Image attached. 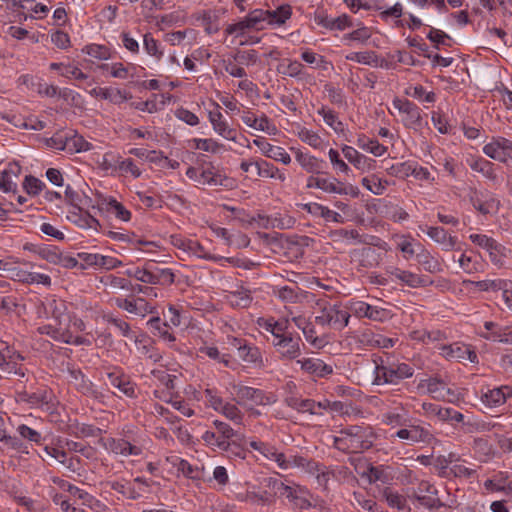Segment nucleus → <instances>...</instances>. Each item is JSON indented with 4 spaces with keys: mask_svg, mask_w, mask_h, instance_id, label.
Here are the masks:
<instances>
[{
    "mask_svg": "<svg viewBox=\"0 0 512 512\" xmlns=\"http://www.w3.org/2000/svg\"><path fill=\"white\" fill-rule=\"evenodd\" d=\"M86 329L84 321L76 316L54 319L53 323H43L37 327V332L46 335L54 341L75 345L90 346L92 341L84 336L77 335Z\"/></svg>",
    "mask_w": 512,
    "mask_h": 512,
    "instance_id": "nucleus-1",
    "label": "nucleus"
},
{
    "mask_svg": "<svg viewBox=\"0 0 512 512\" xmlns=\"http://www.w3.org/2000/svg\"><path fill=\"white\" fill-rule=\"evenodd\" d=\"M377 435L369 425H351L333 436V446L345 453H361L370 449Z\"/></svg>",
    "mask_w": 512,
    "mask_h": 512,
    "instance_id": "nucleus-2",
    "label": "nucleus"
},
{
    "mask_svg": "<svg viewBox=\"0 0 512 512\" xmlns=\"http://www.w3.org/2000/svg\"><path fill=\"white\" fill-rule=\"evenodd\" d=\"M266 485L274 491L275 495L287 499L294 508L307 510L312 507L311 494L305 486L293 481L282 482L273 477L266 480Z\"/></svg>",
    "mask_w": 512,
    "mask_h": 512,
    "instance_id": "nucleus-3",
    "label": "nucleus"
},
{
    "mask_svg": "<svg viewBox=\"0 0 512 512\" xmlns=\"http://www.w3.org/2000/svg\"><path fill=\"white\" fill-rule=\"evenodd\" d=\"M232 394L240 406H272L278 401L276 393L237 383L232 385Z\"/></svg>",
    "mask_w": 512,
    "mask_h": 512,
    "instance_id": "nucleus-4",
    "label": "nucleus"
},
{
    "mask_svg": "<svg viewBox=\"0 0 512 512\" xmlns=\"http://www.w3.org/2000/svg\"><path fill=\"white\" fill-rule=\"evenodd\" d=\"M236 431L224 421L215 419L209 428L201 435L202 441L212 449L228 451L230 441L235 437Z\"/></svg>",
    "mask_w": 512,
    "mask_h": 512,
    "instance_id": "nucleus-5",
    "label": "nucleus"
},
{
    "mask_svg": "<svg viewBox=\"0 0 512 512\" xmlns=\"http://www.w3.org/2000/svg\"><path fill=\"white\" fill-rule=\"evenodd\" d=\"M350 319V313L341 305L326 303L315 316V323L320 326H329L335 330L345 328Z\"/></svg>",
    "mask_w": 512,
    "mask_h": 512,
    "instance_id": "nucleus-6",
    "label": "nucleus"
},
{
    "mask_svg": "<svg viewBox=\"0 0 512 512\" xmlns=\"http://www.w3.org/2000/svg\"><path fill=\"white\" fill-rule=\"evenodd\" d=\"M103 448L115 457L140 456L143 453L144 443L140 440L126 438L106 437L102 439Z\"/></svg>",
    "mask_w": 512,
    "mask_h": 512,
    "instance_id": "nucleus-7",
    "label": "nucleus"
},
{
    "mask_svg": "<svg viewBox=\"0 0 512 512\" xmlns=\"http://www.w3.org/2000/svg\"><path fill=\"white\" fill-rule=\"evenodd\" d=\"M136 272L135 279L145 284L170 286L175 281V274L170 268H160L153 263H147Z\"/></svg>",
    "mask_w": 512,
    "mask_h": 512,
    "instance_id": "nucleus-8",
    "label": "nucleus"
},
{
    "mask_svg": "<svg viewBox=\"0 0 512 512\" xmlns=\"http://www.w3.org/2000/svg\"><path fill=\"white\" fill-rule=\"evenodd\" d=\"M288 464L290 468H300L305 473L315 476L317 483L320 486L326 487L331 476V472L328 468L321 463L308 459L299 455H292L288 457Z\"/></svg>",
    "mask_w": 512,
    "mask_h": 512,
    "instance_id": "nucleus-9",
    "label": "nucleus"
},
{
    "mask_svg": "<svg viewBox=\"0 0 512 512\" xmlns=\"http://www.w3.org/2000/svg\"><path fill=\"white\" fill-rule=\"evenodd\" d=\"M439 355L447 361L463 362L477 364L478 355L469 344L463 342H453L451 344H441L438 346Z\"/></svg>",
    "mask_w": 512,
    "mask_h": 512,
    "instance_id": "nucleus-10",
    "label": "nucleus"
},
{
    "mask_svg": "<svg viewBox=\"0 0 512 512\" xmlns=\"http://www.w3.org/2000/svg\"><path fill=\"white\" fill-rule=\"evenodd\" d=\"M102 165L105 169H111L120 176L138 179L142 176L143 170L132 158L114 157L112 153H106Z\"/></svg>",
    "mask_w": 512,
    "mask_h": 512,
    "instance_id": "nucleus-11",
    "label": "nucleus"
},
{
    "mask_svg": "<svg viewBox=\"0 0 512 512\" xmlns=\"http://www.w3.org/2000/svg\"><path fill=\"white\" fill-rule=\"evenodd\" d=\"M483 153L499 163L512 164V141L502 136H494L482 148Z\"/></svg>",
    "mask_w": 512,
    "mask_h": 512,
    "instance_id": "nucleus-12",
    "label": "nucleus"
},
{
    "mask_svg": "<svg viewBox=\"0 0 512 512\" xmlns=\"http://www.w3.org/2000/svg\"><path fill=\"white\" fill-rule=\"evenodd\" d=\"M413 373L414 369L406 363H400L395 367L376 365L374 382L378 385L397 384L400 380L412 377Z\"/></svg>",
    "mask_w": 512,
    "mask_h": 512,
    "instance_id": "nucleus-13",
    "label": "nucleus"
},
{
    "mask_svg": "<svg viewBox=\"0 0 512 512\" xmlns=\"http://www.w3.org/2000/svg\"><path fill=\"white\" fill-rule=\"evenodd\" d=\"M211 105L214 107V109L208 111L207 117L213 131L221 138L227 141L237 143V130L230 126V124L228 123V121L221 112V107L219 103L212 101Z\"/></svg>",
    "mask_w": 512,
    "mask_h": 512,
    "instance_id": "nucleus-14",
    "label": "nucleus"
},
{
    "mask_svg": "<svg viewBox=\"0 0 512 512\" xmlns=\"http://www.w3.org/2000/svg\"><path fill=\"white\" fill-rule=\"evenodd\" d=\"M247 443L250 449L258 452L264 459L276 463L280 469H289L288 457L275 445L264 442L256 437L250 438Z\"/></svg>",
    "mask_w": 512,
    "mask_h": 512,
    "instance_id": "nucleus-15",
    "label": "nucleus"
},
{
    "mask_svg": "<svg viewBox=\"0 0 512 512\" xmlns=\"http://www.w3.org/2000/svg\"><path fill=\"white\" fill-rule=\"evenodd\" d=\"M348 310L359 318H368L372 321L385 322L392 318L390 310L370 305L360 300H350L347 304Z\"/></svg>",
    "mask_w": 512,
    "mask_h": 512,
    "instance_id": "nucleus-16",
    "label": "nucleus"
},
{
    "mask_svg": "<svg viewBox=\"0 0 512 512\" xmlns=\"http://www.w3.org/2000/svg\"><path fill=\"white\" fill-rule=\"evenodd\" d=\"M105 320L109 323L115 326L119 333L128 338H134V341L137 345L138 351L143 354L147 355L149 358L153 359L154 361H158L160 359V356L158 354L150 353V350L152 349L150 340L144 336L141 335V338L138 336L133 335L131 331L130 325L124 321L123 319L116 318L110 315L105 316Z\"/></svg>",
    "mask_w": 512,
    "mask_h": 512,
    "instance_id": "nucleus-17",
    "label": "nucleus"
},
{
    "mask_svg": "<svg viewBox=\"0 0 512 512\" xmlns=\"http://www.w3.org/2000/svg\"><path fill=\"white\" fill-rule=\"evenodd\" d=\"M394 109L401 116L405 127L413 130H419L422 127L421 111L417 105L407 99L395 98L392 101Z\"/></svg>",
    "mask_w": 512,
    "mask_h": 512,
    "instance_id": "nucleus-18",
    "label": "nucleus"
},
{
    "mask_svg": "<svg viewBox=\"0 0 512 512\" xmlns=\"http://www.w3.org/2000/svg\"><path fill=\"white\" fill-rule=\"evenodd\" d=\"M54 395L46 387L37 389L34 392L22 391L17 394V401L28 404L31 408H40L50 411L53 407Z\"/></svg>",
    "mask_w": 512,
    "mask_h": 512,
    "instance_id": "nucleus-19",
    "label": "nucleus"
},
{
    "mask_svg": "<svg viewBox=\"0 0 512 512\" xmlns=\"http://www.w3.org/2000/svg\"><path fill=\"white\" fill-rule=\"evenodd\" d=\"M387 274L390 276L393 282L400 285H405L410 288H422L429 286L433 283L428 277L417 274L409 270H404L398 267H390L387 270Z\"/></svg>",
    "mask_w": 512,
    "mask_h": 512,
    "instance_id": "nucleus-20",
    "label": "nucleus"
},
{
    "mask_svg": "<svg viewBox=\"0 0 512 512\" xmlns=\"http://www.w3.org/2000/svg\"><path fill=\"white\" fill-rule=\"evenodd\" d=\"M421 387L426 388V392L435 400L454 402L459 399L460 394L449 387L439 378H429L421 383Z\"/></svg>",
    "mask_w": 512,
    "mask_h": 512,
    "instance_id": "nucleus-21",
    "label": "nucleus"
},
{
    "mask_svg": "<svg viewBox=\"0 0 512 512\" xmlns=\"http://www.w3.org/2000/svg\"><path fill=\"white\" fill-rule=\"evenodd\" d=\"M320 190L327 194H336L341 196H349L358 198L360 189L352 184L341 181L335 176L321 177Z\"/></svg>",
    "mask_w": 512,
    "mask_h": 512,
    "instance_id": "nucleus-22",
    "label": "nucleus"
},
{
    "mask_svg": "<svg viewBox=\"0 0 512 512\" xmlns=\"http://www.w3.org/2000/svg\"><path fill=\"white\" fill-rule=\"evenodd\" d=\"M241 120L249 128L262 131L268 135L277 133L276 125L268 118L265 113L255 114L251 109L247 108L241 111Z\"/></svg>",
    "mask_w": 512,
    "mask_h": 512,
    "instance_id": "nucleus-23",
    "label": "nucleus"
},
{
    "mask_svg": "<svg viewBox=\"0 0 512 512\" xmlns=\"http://www.w3.org/2000/svg\"><path fill=\"white\" fill-rule=\"evenodd\" d=\"M393 436L404 440L407 445L417 443L430 444L435 440L433 434L424 426L411 424L407 428L399 429Z\"/></svg>",
    "mask_w": 512,
    "mask_h": 512,
    "instance_id": "nucleus-24",
    "label": "nucleus"
},
{
    "mask_svg": "<svg viewBox=\"0 0 512 512\" xmlns=\"http://www.w3.org/2000/svg\"><path fill=\"white\" fill-rule=\"evenodd\" d=\"M273 347L279 354L281 360L291 361L296 360L301 355V339L293 338L290 334H286L281 339L272 342Z\"/></svg>",
    "mask_w": 512,
    "mask_h": 512,
    "instance_id": "nucleus-25",
    "label": "nucleus"
},
{
    "mask_svg": "<svg viewBox=\"0 0 512 512\" xmlns=\"http://www.w3.org/2000/svg\"><path fill=\"white\" fill-rule=\"evenodd\" d=\"M252 143L260 150L261 154L283 165L291 163L290 154L281 146L271 144L265 137L258 136Z\"/></svg>",
    "mask_w": 512,
    "mask_h": 512,
    "instance_id": "nucleus-26",
    "label": "nucleus"
},
{
    "mask_svg": "<svg viewBox=\"0 0 512 512\" xmlns=\"http://www.w3.org/2000/svg\"><path fill=\"white\" fill-rule=\"evenodd\" d=\"M290 151L293 153L294 158L302 170L309 174H319L323 160L311 154L300 146H291Z\"/></svg>",
    "mask_w": 512,
    "mask_h": 512,
    "instance_id": "nucleus-27",
    "label": "nucleus"
},
{
    "mask_svg": "<svg viewBox=\"0 0 512 512\" xmlns=\"http://www.w3.org/2000/svg\"><path fill=\"white\" fill-rule=\"evenodd\" d=\"M296 364L300 366L303 373L316 378H326L333 374V366L323 360L314 357L297 359Z\"/></svg>",
    "mask_w": 512,
    "mask_h": 512,
    "instance_id": "nucleus-28",
    "label": "nucleus"
},
{
    "mask_svg": "<svg viewBox=\"0 0 512 512\" xmlns=\"http://www.w3.org/2000/svg\"><path fill=\"white\" fill-rule=\"evenodd\" d=\"M420 229L436 244L440 245L443 251L458 250V238L449 234L444 228L439 226H425Z\"/></svg>",
    "mask_w": 512,
    "mask_h": 512,
    "instance_id": "nucleus-29",
    "label": "nucleus"
},
{
    "mask_svg": "<svg viewBox=\"0 0 512 512\" xmlns=\"http://www.w3.org/2000/svg\"><path fill=\"white\" fill-rule=\"evenodd\" d=\"M438 491L429 481H421L413 492L417 501L428 509L440 508L443 503L437 496Z\"/></svg>",
    "mask_w": 512,
    "mask_h": 512,
    "instance_id": "nucleus-30",
    "label": "nucleus"
},
{
    "mask_svg": "<svg viewBox=\"0 0 512 512\" xmlns=\"http://www.w3.org/2000/svg\"><path fill=\"white\" fill-rule=\"evenodd\" d=\"M341 152L348 163H350L355 169L362 173L369 172L375 167L376 162L374 159L360 153L352 146L343 144L341 146Z\"/></svg>",
    "mask_w": 512,
    "mask_h": 512,
    "instance_id": "nucleus-31",
    "label": "nucleus"
},
{
    "mask_svg": "<svg viewBox=\"0 0 512 512\" xmlns=\"http://www.w3.org/2000/svg\"><path fill=\"white\" fill-rule=\"evenodd\" d=\"M21 166L17 163H10L0 170V192L15 195L17 192V181L21 174Z\"/></svg>",
    "mask_w": 512,
    "mask_h": 512,
    "instance_id": "nucleus-32",
    "label": "nucleus"
},
{
    "mask_svg": "<svg viewBox=\"0 0 512 512\" xmlns=\"http://www.w3.org/2000/svg\"><path fill=\"white\" fill-rule=\"evenodd\" d=\"M78 257L84 263L85 267L112 270L123 265L122 261L119 259L99 253H79Z\"/></svg>",
    "mask_w": 512,
    "mask_h": 512,
    "instance_id": "nucleus-33",
    "label": "nucleus"
},
{
    "mask_svg": "<svg viewBox=\"0 0 512 512\" xmlns=\"http://www.w3.org/2000/svg\"><path fill=\"white\" fill-rule=\"evenodd\" d=\"M115 305L125 310L126 312L145 317L148 314H152L155 312V308L151 306L145 299L137 298V299H128V298H116Z\"/></svg>",
    "mask_w": 512,
    "mask_h": 512,
    "instance_id": "nucleus-34",
    "label": "nucleus"
},
{
    "mask_svg": "<svg viewBox=\"0 0 512 512\" xmlns=\"http://www.w3.org/2000/svg\"><path fill=\"white\" fill-rule=\"evenodd\" d=\"M89 94L97 99L107 100L115 105H120L132 98V94L126 90L113 87H95Z\"/></svg>",
    "mask_w": 512,
    "mask_h": 512,
    "instance_id": "nucleus-35",
    "label": "nucleus"
},
{
    "mask_svg": "<svg viewBox=\"0 0 512 512\" xmlns=\"http://www.w3.org/2000/svg\"><path fill=\"white\" fill-rule=\"evenodd\" d=\"M107 378L109 383L117 388L121 393L129 398H135L137 396L136 384L132 382L129 376L125 375L120 369H113L107 372Z\"/></svg>",
    "mask_w": 512,
    "mask_h": 512,
    "instance_id": "nucleus-36",
    "label": "nucleus"
},
{
    "mask_svg": "<svg viewBox=\"0 0 512 512\" xmlns=\"http://www.w3.org/2000/svg\"><path fill=\"white\" fill-rule=\"evenodd\" d=\"M76 146V151H87L90 149V144L80 137L70 138L62 133H57L47 140V145L56 150H71L70 145Z\"/></svg>",
    "mask_w": 512,
    "mask_h": 512,
    "instance_id": "nucleus-37",
    "label": "nucleus"
},
{
    "mask_svg": "<svg viewBox=\"0 0 512 512\" xmlns=\"http://www.w3.org/2000/svg\"><path fill=\"white\" fill-rule=\"evenodd\" d=\"M512 396V387L501 386L494 388H487L486 391H482L481 401L489 408H496L503 405L507 398Z\"/></svg>",
    "mask_w": 512,
    "mask_h": 512,
    "instance_id": "nucleus-38",
    "label": "nucleus"
},
{
    "mask_svg": "<svg viewBox=\"0 0 512 512\" xmlns=\"http://www.w3.org/2000/svg\"><path fill=\"white\" fill-rule=\"evenodd\" d=\"M391 239L406 260L415 257L422 246L411 234H393Z\"/></svg>",
    "mask_w": 512,
    "mask_h": 512,
    "instance_id": "nucleus-39",
    "label": "nucleus"
},
{
    "mask_svg": "<svg viewBox=\"0 0 512 512\" xmlns=\"http://www.w3.org/2000/svg\"><path fill=\"white\" fill-rule=\"evenodd\" d=\"M473 208L483 215L497 213L500 207V201L490 193H475L471 197Z\"/></svg>",
    "mask_w": 512,
    "mask_h": 512,
    "instance_id": "nucleus-40",
    "label": "nucleus"
},
{
    "mask_svg": "<svg viewBox=\"0 0 512 512\" xmlns=\"http://www.w3.org/2000/svg\"><path fill=\"white\" fill-rule=\"evenodd\" d=\"M314 21L317 25L329 30L343 31L352 26L351 18L347 14H342L336 18H332L325 12L320 11L315 13Z\"/></svg>",
    "mask_w": 512,
    "mask_h": 512,
    "instance_id": "nucleus-41",
    "label": "nucleus"
},
{
    "mask_svg": "<svg viewBox=\"0 0 512 512\" xmlns=\"http://www.w3.org/2000/svg\"><path fill=\"white\" fill-rule=\"evenodd\" d=\"M201 185L207 186H225L228 177L225 176L212 162H203L201 164Z\"/></svg>",
    "mask_w": 512,
    "mask_h": 512,
    "instance_id": "nucleus-42",
    "label": "nucleus"
},
{
    "mask_svg": "<svg viewBox=\"0 0 512 512\" xmlns=\"http://www.w3.org/2000/svg\"><path fill=\"white\" fill-rule=\"evenodd\" d=\"M23 248L51 264L58 265L62 262V254L54 246L27 243Z\"/></svg>",
    "mask_w": 512,
    "mask_h": 512,
    "instance_id": "nucleus-43",
    "label": "nucleus"
},
{
    "mask_svg": "<svg viewBox=\"0 0 512 512\" xmlns=\"http://www.w3.org/2000/svg\"><path fill=\"white\" fill-rule=\"evenodd\" d=\"M257 325L259 328L271 333L274 338L273 341H277L287 334L286 331L289 326V320L287 318L275 320L273 317H260L257 319Z\"/></svg>",
    "mask_w": 512,
    "mask_h": 512,
    "instance_id": "nucleus-44",
    "label": "nucleus"
},
{
    "mask_svg": "<svg viewBox=\"0 0 512 512\" xmlns=\"http://www.w3.org/2000/svg\"><path fill=\"white\" fill-rule=\"evenodd\" d=\"M354 256L364 268L377 267L383 260V254L370 246L356 250Z\"/></svg>",
    "mask_w": 512,
    "mask_h": 512,
    "instance_id": "nucleus-45",
    "label": "nucleus"
},
{
    "mask_svg": "<svg viewBox=\"0 0 512 512\" xmlns=\"http://www.w3.org/2000/svg\"><path fill=\"white\" fill-rule=\"evenodd\" d=\"M468 166L474 172L480 173L483 177L490 181H496L497 174L495 165L483 157H470L466 160Z\"/></svg>",
    "mask_w": 512,
    "mask_h": 512,
    "instance_id": "nucleus-46",
    "label": "nucleus"
},
{
    "mask_svg": "<svg viewBox=\"0 0 512 512\" xmlns=\"http://www.w3.org/2000/svg\"><path fill=\"white\" fill-rule=\"evenodd\" d=\"M193 17L196 21L200 22L207 34L211 35L219 31V14L216 10H200Z\"/></svg>",
    "mask_w": 512,
    "mask_h": 512,
    "instance_id": "nucleus-47",
    "label": "nucleus"
},
{
    "mask_svg": "<svg viewBox=\"0 0 512 512\" xmlns=\"http://www.w3.org/2000/svg\"><path fill=\"white\" fill-rule=\"evenodd\" d=\"M101 208L117 220L128 222L131 219V212L114 197L104 198Z\"/></svg>",
    "mask_w": 512,
    "mask_h": 512,
    "instance_id": "nucleus-48",
    "label": "nucleus"
},
{
    "mask_svg": "<svg viewBox=\"0 0 512 512\" xmlns=\"http://www.w3.org/2000/svg\"><path fill=\"white\" fill-rule=\"evenodd\" d=\"M329 237L333 242L345 245H356L365 242V239L356 229L339 228L329 233Z\"/></svg>",
    "mask_w": 512,
    "mask_h": 512,
    "instance_id": "nucleus-49",
    "label": "nucleus"
},
{
    "mask_svg": "<svg viewBox=\"0 0 512 512\" xmlns=\"http://www.w3.org/2000/svg\"><path fill=\"white\" fill-rule=\"evenodd\" d=\"M147 326L154 336L159 337L162 341L172 344L176 338L170 331L171 327L168 323L161 320L160 317H152L147 321Z\"/></svg>",
    "mask_w": 512,
    "mask_h": 512,
    "instance_id": "nucleus-50",
    "label": "nucleus"
},
{
    "mask_svg": "<svg viewBox=\"0 0 512 512\" xmlns=\"http://www.w3.org/2000/svg\"><path fill=\"white\" fill-rule=\"evenodd\" d=\"M415 258L418 264L429 273L436 274L443 271L441 262L423 245L418 250Z\"/></svg>",
    "mask_w": 512,
    "mask_h": 512,
    "instance_id": "nucleus-51",
    "label": "nucleus"
},
{
    "mask_svg": "<svg viewBox=\"0 0 512 512\" xmlns=\"http://www.w3.org/2000/svg\"><path fill=\"white\" fill-rule=\"evenodd\" d=\"M197 353L200 357H208L217 363L223 364L225 367H232L234 365V361L231 355L227 353H221L219 349L214 345L204 343L198 348Z\"/></svg>",
    "mask_w": 512,
    "mask_h": 512,
    "instance_id": "nucleus-52",
    "label": "nucleus"
},
{
    "mask_svg": "<svg viewBox=\"0 0 512 512\" xmlns=\"http://www.w3.org/2000/svg\"><path fill=\"white\" fill-rule=\"evenodd\" d=\"M136 68L137 66L135 64L129 63L125 65L122 62L106 63L100 66V69L107 71L111 77L121 80L133 77V71L136 70Z\"/></svg>",
    "mask_w": 512,
    "mask_h": 512,
    "instance_id": "nucleus-53",
    "label": "nucleus"
},
{
    "mask_svg": "<svg viewBox=\"0 0 512 512\" xmlns=\"http://www.w3.org/2000/svg\"><path fill=\"white\" fill-rule=\"evenodd\" d=\"M254 167L256 168L258 177L276 179L280 182H284L286 180L285 174L282 173L277 166L264 159H255Z\"/></svg>",
    "mask_w": 512,
    "mask_h": 512,
    "instance_id": "nucleus-54",
    "label": "nucleus"
},
{
    "mask_svg": "<svg viewBox=\"0 0 512 512\" xmlns=\"http://www.w3.org/2000/svg\"><path fill=\"white\" fill-rule=\"evenodd\" d=\"M296 136L301 142L315 150H323L326 146V141L319 135L318 132L308 129L304 126H299L297 128Z\"/></svg>",
    "mask_w": 512,
    "mask_h": 512,
    "instance_id": "nucleus-55",
    "label": "nucleus"
},
{
    "mask_svg": "<svg viewBox=\"0 0 512 512\" xmlns=\"http://www.w3.org/2000/svg\"><path fill=\"white\" fill-rule=\"evenodd\" d=\"M317 113L323 118L324 123L337 135L345 134L347 130L346 125L339 119L338 114L334 110L322 106L317 110Z\"/></svg>",
    "mask_w": 512,
    "mask_h": 512,
    "instance_id": "nucleus-56",
    "label": "nucleus"
},
{
    "mask_svg": "<svg viewBox=\"0 0 512 512\" xmlns=\"http://www.w3.org/2000/svg\"><path fill=\"white\" fill-rule=\"evenodd\" d=\"M185 253L190 256H195L199 259H204L213 262L228 260V258L217 256L210 253L199 241L194 239H189V241L187 242Z\"/></svg>",
    "mask_w": 512,
    "mask_h": 512,
    "instance_id": "nucleus-57",
    "label": "nucleus"
},
{
    "mask_svg": "<svg viewBox=\"0 0 512 512\" xmlns=\"http://www.w3.org/2000/svg\"><path fill=\"white\" fill-rule=\"evenodd\" d=\"M49 68L58 71L59 74L67 79L86 80L88 75L84 73L78 66L71 63L52 62Z\"/></svg>",
    "mask_w": 512,
    "mask_h": 512,
    "instance_id": "nucleus-58",
    "label": "nucleus"
},
{
    "mask_svg": "<svg viewBox=\"0 0 512 512\" xmlns=\"http://www.w3.org/2000/svg\"><path fill=\"white\" fill-rule=\"evenodd\" d=\"M355 144L362 150L371 153L376 157H381L387 152V147L380 144L377 139L369 138L361 133L357 136Z\"/></svg>",
    "mask_w": 512,
    "mask_h": 512,
    "instance_id": "nucleus-59",
    "label": "nucleus"
},
{
    "mask_svg": "<svg viewBox=\"0 0 512 512\" xmlns=\"http://www.w3.org/2000/svg\"><path fill=\"white\" fill-rule=\"evenodd\" d=\"M46 311L53 320L76 316L75 313L69 312L68 303L65 300L55 297L47 301Z\"/></svg>",
    "mask_w": 512,
    "mask_h": 512,
    "instance_id": "nucleus-60",
    "label": "nucleus"
},
{
    "mask_svg": "<svg viewBox=\"0 0 512 512\" xmlns=\"http://www.w3.org/2000/svg\"><path fill=\"white\" fill-rule=\"evenodd\" d=\"M228 303L235 308H247L252 303L251 291L246 288H239L235 291H231L226 295Z\"/></svg>",
    "mask_w": 512,
    "mask_h": 512,
    "instance_id": "nucleus-61",
    "label": "nucleus"
},
{
    "mask_svg": "<svg viewBox=\"0 0 512 512\" xmlns=\"http://www.w3.org/2000/svg\"><path fill=\"white\" fill-rule=\"evenodd\" d=\"M472 450L475 458L481 462H488L495 454L493 446L482 437L474 439Z\"/></svg>",
    "mask_w": 512,
    "mask_h": 512,
    "instance_id": "nucleus-62",
    "label": "nucleus"
},
{
    "mask_svg": "<svg viewBox=\"0 0 512 512\" xmlns=\"http://www.w3.org/2000/svg\"><path fill=\"white\" fill-rule=\"evenodd\" d=\"M292 8L289 4H283L275 10H268L267 25L279 27L291 18Z\"/></svg>",
    "mask_w": 512,
    "mask_h": 512,
    "instance_id": "nucleus-63",
    "label": "nucleus"
},
{
    "mask_svg": "<svg viewBox=\"0 0 512 512\" xmlns=\"http://www.w3.org/2000/svg\"><path fill=\"white\" fill-rule=\"evenodd\" d=\"M361 185L372 194L380 196L386 192L387 187L389 186V182L385 179L380 178L376 174H372L363 177L361 179Z\"/></svg>",
    "mask_w": 512,
    "mask_h": 512,
    "instance_id": "nucleus-64",
    "label": "nucleus"
}]
</instances>
